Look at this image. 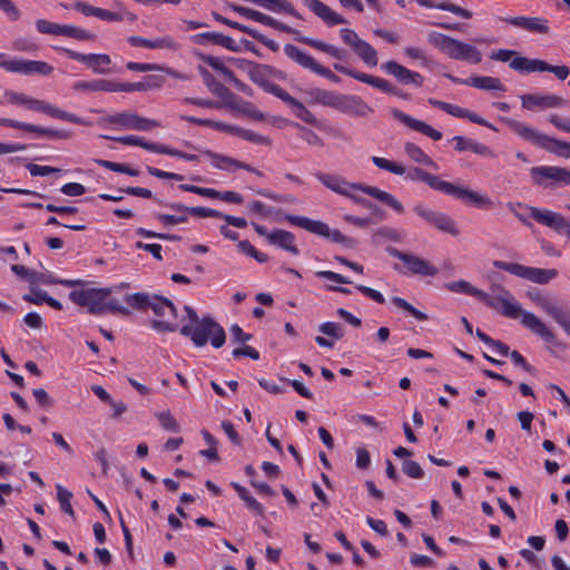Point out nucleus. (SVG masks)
<instances>
[{
    "instance_id": "f257e3e1",
    "label": "nucleus",
    "mask_w": 570,
    "mask_h": 570,
    "mask_svg": "<svg viewBox=\"0 0 570 570\" xmlns=\"http://www.w3.org/2000/svg\"><path fill=\"white\" fill-rule=\"evenodd\" d=\"M491 289V294L481 291L478 298L488 307L500 312L505 317L512 320L521 318V324L533 334L540 336L546 343L550 344L552 352L554 350H564L566 345L557 340L553 332L549 330L538 316L523 311L520 305L514 302L510 291L500 285H493Z\"/></svg>"
},
{
    "instance_id": "f03ea898",
    "label": "nucleus",
    "mask_w": 570,
    "mask_h": 570,
    "mask_svg": "<svg viewBox=\"0 0 570 570\" xmlns=\"http://www.w3.org/2000/svg\"><path fill=\"white\" fill-rule=\"evenodd\" d=\"M315 177L332 191L348 197L357 204L371 206L365 198L354 195L353 191H362L368 196H372L373 198L391 207L397 214L404 213V207L401 202H399L392 194L381 190L377 187L360 183H350L340 175L325 174L322 171L315 173Z\"/></svg>"
},
{
    "instance_id": "7ed1b4c3",
    "label": "nucleus",
    "mask_w": 570,
    "mask_h": 570,
    "mask_svg": "<svg viewBox=\"0 0 570 570\" xmlns=\"http://www.w3.org/2000/svg\"><path fill=\"white\" fill-rule=\"evenodd\" d=\"M184 309L187 322L180 327L183 336L189 337L197 347L205 346L209 338L215 348H220L225 344L226 333L212 316L199 318L197 312L188 305H185Z\"/></svg>"
},
{
    "instance_id": "20e7f679",
    "label": "nucleus",
    "mask_w": 570,
    "mask_h": 570,
    "mask_svg": "<svg viewBox=\"0 0 570 570\" xmlns=\"http://www.w3.org/2000/svg\"><path fill=\"white\" fill-rule=\"evenodd\" d=\"M407 178L411 180L423 181L432 189L439 190L445 195L453 196L454 198L464 202L466 205L485 209L493 207V202L487 195L471 190L468 187L458 186L452 183L442 180L440 177L432 175L419 167L412 168L407 173Z\"/></svg>"
},
{
    "instance_id": "39448f33",
    "label": "nucleus",
    "mask_w": 570,
    "mask_h": 570,
    "mask_svg": "<svg viewBox=\"0 0 570 570\" xmlns=\"http://www.w3.org/2000/svg\"><path fill=\"white\" fill-rule=\"evenodd\" d=\"M229 8L237 12L238 14L247 18V19H250L253 21H256V22H259L262 24H265L267 27H271V28H274L278 31H282V32H286V33H291V35H295V39L298 41V42H302V43H305L307 46H311L324 53H327L328 56L337 59V60H343L345 58V51L333 46V45H330V43H326L324 41H321L318 39H314V38H309V37H306V36H301L299 32L295 29H293L292 27L283 23V22H279L277 21L276 19H274L273 17L271 16H267L261 11H257L255 9H252V8H247V7H243V6H238V4H234V3H230L229 4Z\"/></svg>"
},
{
    "instance_id": "423d86ee",
    "label": "nucleus",
    "mask_w": 570,
    "mask_h": 570,
    "mask_svg": "<svg viewBox=\"0 0 570 570\" xmlns=\"http://www.w3.org/2000/svg\"><path fill=\"white\" fill-rule=\"evenodd\" d=\"M199 73L203 77L206 87L223 100L225 108L237 111L255 120L265 119V115L261 112L254 104L245 101L240 97L236 96L227 87L218 82L206 68L199 67Z\"/></svg>"
},
{
    "instance_id": "0eeeda50",
    "label": "nucleus",
    "mask_w": 570,
    "mask_h": 570,
    "mask_svg": "<svg viewBox=\"0 0 570 570\" xmlns=\"http://www.w3.org/2000/svg\"><path fill=\"white\" fill-rule=\"evenodd\" d=\"M501 120L520 138L560 157H570V144L549 137L539 130L515 119L503 117Z\"/></svg>"
},
{
    "instance_id": "6e6552de",
    "label": "nucleus",
    "mask_w": 570,
    "mask_h": 570,
    "mask_svg": "<svg viewBox=\"0 0 570 570\" xmlns=\"http://www.w3.org/2000/svg\"><path fill=\"white\" fill-rule=\"evenodd\" d=\"M428 40L433 47L441 50L451 59L474 65L482 61V53L478 48L450 36L432 31L429 33Z\"/></svg>"
},
{
    "instance_id": "1a4fd4ad",
    "label": "nucleus",
    "mask_w": 570,
    "mask_h": 570,
    "mask_svg": "<svg viewBox=\"0 0 570 570\" xmlns=\"http://www.w3.org/2000/svg\"><path fill=\"white\" fill-rule=\"evenodd\" d=\"M284 219L294 226L301 227L312 234L327 238L333 243L344 244L347 247H352L355 244L353 238L343 235L337 229H331L330 226L324 222L313 220L304 216L292 214H285Z\"/></svg>"
},
{
    "instance_id": "9d476101",
    "label": "nucleus",
    "mask_w": 570,
    "mask_h": 570,
    "mask_svg": "<svg viewBox=\"0 0 570 570\" xmlns=\"http://www.w3.org/2000/svg\"><path fill=\"white\" fill-rule=\"evenodd\" d=\"M493 266L520 278L541 285L548 284L558 276V271L554 268L530 267L519 263L494 261Z\"/></svg>"
},
{
    "instance_id": "9b49d317",
    "label": "nucleus",
    "mask_w": 570,
    "mask_h": 570,
    "mask_svg": "<svg viewBox=\"0 0 570 570\" xmlns=\"http://www.w3.org/2000/svg\"><path fill=\"white\" fill-rule=\"evenodd\" d=\"M149 308L159 317L151 322L153 328L159 332H175L178 328L177 309L170 299L154 295Z\"/></svg>"
},
{
    "instance_id": "f8f14e48",
    "label": "nucleus",
    "mask_w": 570,
    "mask_h": 570,
    "mask_svg": "<svg viewBox=\"0 0 570 570\" xmlns=\"http://www.w3.org/2000/svg\"><path fill=\"white\" fill-rule=\"evenodd\" d=\"M111 294V289L105 288H82L80 291H71L69 298L78 306L86 307L90 314H104V301Z\"/></svg>"
},
{
    "instance_id": "ddd939ff",
    "label": "nucleus",
    "mask_w": 570,
    "mask_h": 570,
    "mask_svg": "<svg viewBox=\"0 0 570 570\" xmlns=\"http://www.w3.org/2000/svg\"><path fill=\"white\" fill-rule=\"evenodd\" d=\"M0 68L9 72L21 73L26 76H49L53 71V67L45 61L24 60L17 58L9 59L6 53H0Z\"/></svg>"
},
{
    "instance_id": "4468645a",
    "label": "nucleus",
    "mask_w": 570,
    "mask_h": 570,
    "mask_svg": "<svg viewBox=\"0 0 570 570\" xmlns=\"http://www.w3.org/2000/svg\"><path fill=\"white\" fill-rule=\"evenodd\" d=\"M386 253L390 256L402 261L407 273L411 275L425 277L435 276L439 273L436 266H434L430 261L414 254L401 252L395 247H386Z\"/></svg>"
},
{
    "instance_id": "2eb2a0df",
    "label": "nucleus",
    "mask_w": 570,
    "mask_h": 570,
    "mask_svg": "<svg viewBox=\"0 0 570 570\" xmlns=\"http://www.w3.org/2000/svg\"><path fill=\"white\" fill-rule=\"evenodd\" d=\"M510 68L517 71L535 72L548 71L556 75L560 80L569 77L570 70L567 66H552L540 59H529L525 57H515L510 61Z\"/></svg>"
},
{
    "instance_id": "dca6fc26",
    "label": "nucleus",
    "mask_w": 570,
    "mask_h": 570,
    "mask_svg": "<svg viewBox=\"0 0 570 570\" xmlns=\"http://www.w3.org/2000/svg\"><path fill=\"white\" fill-rule=\"evenodd\" d=\"M285 55L299 66L305 69H309L316 75H320L335 83L341 81L340 77L332 72L328 68L323 67L321 63L316 62L313 57L301 50L298 47L294 45H285L284 46Z\"/></svg>"
},
{
    "instance_id": "f3484780",
    "label": "nucleus",
    "mask_w": 570,
    "mask_h": 570,
    "mask_svg": "<svg viewBox=\"0 0 570 570\" xmlns=\"http://www.w3.org/2000/svg\"><path fill=\"white\" fill-rule=\"evenodd\" d=\"M104 121L110 125L119 126L122 129L149 131L160 127V122L154 119L141 117L137 114L118 112L107 116Z\"/></svg>"
},
{
    "instance_id": "a211bd4d",
    "label": "nucleus",
    "mask_w": 570,
    "mask_h": 570,
    "mask_svg": "<svg viewBox=\"0 0 570 570\" xmlns=\"http://www.w3.org/2000/svg\"><path fill=\"white\" fill-rule=\"evenodd\" d=\"M527 208L530 212L531 218L537 223L547 226L557 233L570 235V223L559 213L533 206H527Z\"/></svg>"
},
{
    "instance_id": "6ab92c4d",
    "label": "nucleus",
    "mask_w": 570,
    "mask_h": 570,
    "mask_svg": "<svg viewBox=\"0 0 570 570\" xmlns=\"http://www.w3.org/2000/svg\"><path fill=\"white\" fill-rule=\"evenodd\" d=\"M0 126L20 129L27 132L36 134L38 136H46L49 139L67 140L72 136L71 131L69 130L45 128L38 125L22 122L11 118L0 117Z\"/></svg>"
},
{
    "instance_id": "aec40b11",
    "label": "nucleus",
    "mask_w": 570,
    "mask_h": 570,
    "mask_svg": "<svg viewBox=\"0 0 570 570\" xmlns=\"http://www.w3.org/2000/svg\"><path fill=\"white\" fill-rule=\"evenodd\" d=\"M24 107L28 108L29 110L43 112V114H46L52 118H56V119L66 120V121L77 124V125H83V126L89 125V122L87 120L78 117L75 114L63 111L45 100L36 99L30 96H28Z\"/></svg>"
},
{
    "instance_id": "412c9836",
    "label": "nucleus",
    "mask_w": 570,
    "mask_h": 570,
    "mask_svg": "<svg viewBox=\"0 0 570 570\" xmlns=\"http://www.w3.org/2000/svg\"><path fill=\"white\" fill-rule=\"evenodd\" d=\"M62 51L71 59L87 65L95 73L108 75L111 72L109 65L111 59L106 53H80L67 48Z\"/></svg>"
},
{
    "instance_id": "4be33fe9",
    "label": "nucleus",
    "mask_w": 570,
    "mask_h": 570,
    "mask_svg": "<svg viewBox=\"0 0 570 570\" xmlns=\"http://www.w3.org/2000/svg\"><path fill=\"white\" fill-rule=\"evenodd\" d=\"M334 69L345 76L352 77L361 82L367 83L372 87H375L380 90H382L385 94L395 95L399 96L397 89L387 80L379 77H374L361 71L353 70L351 68H347L341 63H334Z\"/></svg>"
},
{
    "instance_id": "5701e85b",
    "label": "nucleus",
    "mask_w": 570,
    "mask_h": 570,
    "mask_svg": "<svg viewBox=\"0 0 570 570\" xmlns=\"http://www.w3.org/2000/svg\"><path fill=\"white\" fill-rule=\"evenodd\" d=\"M531 175L537 185H544V179L552 184L570 185V170L562 167L539 166L531 168Z\"/></svg>"
},
{
    "instance_id": "b1692460",
    "label": "nucleus",
    "mask_w": 570,
    "mask_h": 570,
    "mask_svg": "<svg viewBox=\"0 0 570 570\" xmlns=\"http://www.w3.org/2000/svg\"><path fill=\"white\" fill-rule=\"evenodd\" d=\"M335 109L356 117H366L373 112V108L370 107L361 97L343 94H338Z\"/></svg>"
},
{
    "instance_id": "393cba45",
    "label": "nucleus",
    "mask_w": 570,
    "mask_h": 570,
    "mask_svg": "<svg viewBox=\"0 0 570 570\" xmlns=\"http://www.w3.org/2000/svg\"><path fill=\"white\" fill-rule=\"evenodd\" d=\"M521 104L524 109L532 110L535 107L543 109L566 107L569 101L557 95L525 94L521 96Z\"/></svg>"
},
{
    "instance_id": "a878e982",
    "label": "nucleus",
    "mask_w": 570,
    "mask_h": 570,
    "mask_svg": "<svg viewBox=\"0 0 570 570\" xmlns=\"http://www.w3.org/2000/svg\"><path fill=\"white\" fill-rule=\"evenodd\" d=\"M381 68L386 73L392 75L404 85L411 83L417 87L423 85V77L419 72L412 71L405 68L404 66L397 63L396 61L391 60L384 62L382 63Z\"/></svg>"
},
{
    "instance_id": "bb28decb",
    "label": "nucleus",
    "mask_w": 570,
    "mask_h": 570,
    "mask_svg": "<svg viewBox=\"0 0 570 570\" xmlns=\"http://www.w3.org/2000/svg\"><path fill=\"white\" fill-rule=\"evenodd\" d=\"M249 78L252 81L261 86L265 91L279 98V92L285 91L279 85L271 82L268 77V67L258 63H249Z\"/></svg>"
},
{
    "instance_id": "cd10ccee",
    "label": "nucleus",
    "mask_w": 570,
    "mask_h": 570,
    "mask_svg": "<svg viewBox=\"0 0 570 570\" xmlns=\"http://www.w3.org/2000/svg\"><path fill=\"white\" fill-rule=\"evenodd\" d=\"M502 21L529 32H537L546 35L549 32L548 20L539 17H508L503 18Z\"/></svg>"
},
{
    "instance_id": "c85d7f7f",
    "label": "nucleus",
    "mask_w": 570,
    "mask_h": 570,
    "mask_svg": "<svg viewBox=\"0 0 570 570\" xmlns=\"http://www.w3.org/2000/svg\"><path fill=\"white\" fill-rule=\"evenodd\" d=\"M306 6L316 17L322 19L327 26L346 23L345 18L332 10L328 6L321 0H303Z\"/></svg>"
},
{
    "instance_id": "c756f323",
    "label": "nucleus",
    "mask_w": 570,
    "mask_h": 570,
    "mask_svg": "<svg viewBox=\"0 0 570 570\" xmlns=\"http://www.w3.org/2000/svg\"><path fill=\"white\" fill-rule=\"evenodd\" d=\"M392 115H393V117L395 119H397L399 121H401L405 126H407L411 129H413L415 131H419V132L430 137L433 140L442 139V132L441 131L434 129L429 124H426V122H424L422 120H417V119L409 116L407 114H405V112H403V111H401L399 109H394L392 111Z\"/></svg>"
},
{
    "instance_id": "7c9ffc66",
    "label": "nucleus",
    "mask_w": 570,
    "mask_h": 570,
    "mask_svg": "<svg viewBox=\"0 0 570 570\" xmlns=\"http://www.w3.org/2000/svg\"><path fill=\"white\" fill-rule=\"evenodd\" d=\"M193 39L196 43L212 42L234 52L240 51V46L234 39L220 32H203L195 35Z\"/></svg>"
},
{
    "instance_id": "2f4dec72",
    "label": "nucleus",
    "mask_w": 570,
    "mask_h": 570,
    "mask_svg": "<svg viewBox=\"0 0 570 570\" xmlns=\"http://www.w3.org/2000/svg\"><path fill=\"white\" fill-rule=\"evenodd\" d=\"M267 240L271 245L278 246L295 256L299 254V249L295 245V235L288 230L274 229L267 236Z\"/></svg>"
},
{
    "instance_id": "473e14b6",
    "label": "nucleus",
    "mask_w": 570,
    "mask_h": 570,
    "mask_svg": "<svg viewBox=\"0 0 570 570\" xmlns=\"http://www.w3.org/2000/svg\"><path fill=\"white\" fill-rule=\"evenodd\" d=\"M279 99L286 102L294 111L295 116L309 125H316L317 119L314 114L308 110L303 102L292 97L286 90L279 92Z\"/></svg>"
},
{
    "instance_id": "72a5a7b5",
    "label": "nucleus",
    "mask_w": 570,
    "mask_h": 570,
    "mask_svg": "<svg viewBox=\"0 0 570 570\" xmlns=\"http://www.w3.org/2000/svg\"><path fill=\"white\" fill-rule=\"evenodd\" d=\"M128 42L134 47H144L149 49H177V43L170 37H163L155 40H149L139 36H131Z\"/></svg>"
},
{
    "instance_id": "f704fd0d",
    "label": "nucleus",
    "mask_w": 570,
    "mask_h": 570,
    "mask_svg": "<svg viewBox=\"0 0 570 570\" xmlns=\"http://www.w3.org/2000/svg\"><path fill=\"white\" fill-rule=\"evenodd\" d=\"M159 204H161L163 206H165L171 210H175L177 213H187L189 215H194V216H198V217H203V218H206V217L220 218V216H223V213H220L216 209L206 208V207H189V206H186L180 203L159 202Z\"/></svg>"
},
{
    "instance_id": "c9c22d12",
    "label": "nucleus",
    "mask_w": 570,
    "mask_h": 570,
    "mask_svg": "<svg viewBox=\"0 0 570 570\" xmlns=\"http://www.w3.org/2000/svg\"><path fill=\"white\" fill-rule=\"evenodd\" d=\"M76 91L116 92V81L107 79L80 80L72 85Z\"/></svg>"
},
{
    "instance_id": "e433bc0d",
    "label": "nucleus",
    "mask_w": 570,
    "mask_h": 570,
    "mask_svg": "<svg viewBox=\"0 0 570 570\" xmlns=\"http://www.w3.org/2000/svg\"><path fill=\"white\" fill-rule=\"evenodd\" d=\"M101 138L107 139V140H114V141H117L119 144H122L126 146H138L146 150L157 153V154L160 153V148H161V144L146 141L142 137L134 136V135L121 136V137H112V136L102 135Z\"/></svg>"
},
{
    "instance_id": "4c0bfd02",
    "label": "nucleus",
    "mask_w": 570,
    "mask_h": 570,
    "mask_svg": "<svg viewBox=\"0 0 570 570\" xmlns=\"http://www.w3.org/2000/svg\"><path fill=\"white\" fill-rule=\"evenodd\" d=\"M452 141L455 142L454 148L458 151L470 150V151H472L476 155H481V156H493L491 149L488 146L476 142L475 140H473L471 138H466L463 136H455L452 138Z\"/></svg>"
},
{
    "instance_id": "58836bf2",
    "label": "nucleus",
    "mask_w": 570,
    "mask_h": 570,
    "mask_svg": "<svg viewBox=\"0 0 570 570\" xmlns=\"http://www.w3.org/2000/svg\"><path fill=\"white\" fill-rule=\"evenodd\" d=\"M308 102L335 108L338 92L322 88H312L307 91Z\"/></svg>"
},
{
    "instance_id": "ea45409f",
    "label": "nucleus",
    "mask_w": 570,
    "mask_h": 570,
    "mask_svg": "<svg viewBox=\"0 0 570 570\" xmlns=\"http://www.w3.org/2000/svg\"><path fill=\"white\" fill-rule=\"evenodd\" d=\"M463 85L471 86L483 90H499L504 91L505 87L499 78L489 76H474L463 81Z\"/></svg>"
},
{
    "instance_id": "a19ab883",
    "label": "nucleus",
    "mask_w": 570,
    "mask_h": 570,
    "mask_svg": "<svg viewBox=\"0 0 570 570\" xmlns=\"http://www.w3.org/2000/svg\"><path fill=\"white\" fill-rule=\"evenodd\" d=\"M404 150L413 161L429 166L433 169L439 168L438 164L429 155H426L417 145L413 142H406L404 145Z\"/></svg>"
},
{
    "instance_id": "79ce46f5",
    "label": "nucleus",
    "mask_w": 570,
    "mask_h": 570,
    "mask_svg": "<svg viewBox=\"0 0 570 570\" xmlns=\"http://www.w3.org/2000/svg\"><path fill=\"white\" fill-rule=\"evenodd\" d=\"M36 283H42L48 285L61 284L67 287H73L85 284V282L81 279H58L52 275H46L43 273L35 272V276L32 277L31 284Z\"/></svg>"
},
{
    "instance_id": "37998d69",
    "label": "nucleus",
    "mask_w": 570,
    "mask_h": 570,
    "mask_svg": "<svg viewBox=\"0 0 570 570\" xmlns=\"http://www.w3.org/2000/svg\"><path fill=\"white\" fill-rule=\"evenodd\" d=\"M367 66L375 67L379 62L376 50L365 40L353 50Z\"/></svg>"
},
{
    "instance_id": "c03bdc74",
    "label": "nucleus",
    "mask_w": 570,
    "mask_h": 570,
    "mask_svg": "<svg viewBox=\"0 0 570 570\" xmlns=\"http://www.w3.org/2000/svg\"><path fill=\"white\" fill-rule=\"evenodd\" d=\"M432 226L435 227L436 229H439L443 233H448L452 236H458L460 234V230H459L455 222L450 216H448L446 214L441 213V212L436 216Z\"/></svg>"
},
{
    "instance_id": "a18cd8bd",
    "label": "nucleus",
    "mask_w": 570,
    "mask_h": 570,
    "mask_svg": "<svg viewBox=\"0 0 570 570\" xmlns=\"http://www.w3.org/2000/svg\"><path fill=\"white\" fill-rule=\"evenodd\" d=\"M548 315L552 317V320L562 327L568 336H570V311L562 309L558 305H556L551 311H549Z\"/></svg>"
},
{
    "instance_id": "49530a36",
    "label": "nucleus",
    "mask_w": 570,
    "mask_h": 570,
    "mask_svg": "<svg viewBox=\"0 0 570 570\" xmlns=\"http://www.w3.org/2000/svg\"><path fill=\"white\" fill-rule=\"evenodd\" d=\"M232 487L235 489V491L238 493L239 498L246 502L247 507L252 510H254L256 513L258 514H263L264 513V508L263 505L255 499L253 498L249 492L247 491L246 488H244L243 485L236 483V482H233L232 483Z\"/></svg>"
},
{
    "instance_id": "de8ad7c7",
    "label": "nucleus",
    "mask_w": 570,
    "mask_h": 570,
    "mask_svg": "<svg viewBox=\"0 0 570 570\" xmlns=\"http://www.w3.org/2000/svg\"><path fill=\"white\" fill-rule=\"evenodd\" d=\"M97 18L106 21H122V20H129L131 22L137 20V16L130 11H124V12H114L109 11L102 8H98Z\"/></svg>"
},
{
    "instance_id": "09e8293b",
    "label": "nucleus",
    "mask_w": 570,
    "mask_h": 570,
    "mask_svg": "<svg viewBox=\"0 0 570 570\" xmlns=\"http://www.w3.org/2000/svg\"><path fill=\"white\" fill-rule=\"evenodd\" d=\"M372 163L379 167L380 169H384L386 171H390L394 175H403L405 174L406 169H405V166L400 164V163H395V161H391L386 158H383V157H379V156H373L372 157Z\"/></svg>"
},
{
    "instance_id": "8fccbe9b",
    "label": "nucleus",
    "mask_w": 570,
    "mask_h": 570,
    "mask_svg": "<svg viewBox=\"0 0 570 570\" xmlns=\"http://www.w3.org/2000/svg\"><path fill=\"white\" fill-rule=\"evenodd\" d=\"M204 154L214 160L213 165L217 169L228 170L230 167L236 168L238 159L222 154H217L212 150H204Z\"/></svg>"
},
{
    "instance_id": "3c124183",
    "label": "nucleus",
    "mask_w": 570,
    "mask_h": 570,
    "mask_svg": "<svg viewBox=\"0 0 570 570\" xmlns=\"http://www.w3.org/2000/svg\"><path fill=\"white\" fill-rule=\"evenodd\" d=\"M60 36L77 40H95V35L75 26L62 24Z\"/></svg>"
},
{
    "instance_id": "603ef678",
    "label": "nucleus",
    "mask_w": 570,
    "mask_h": 570,
    "mask_svg": "<svg viewBox=\"0 0 570 570\" xmlns=\"http://www.w3.org/2000/svg\"><path fill=\"white\" fill-rule=\"evenodd\" d=\"M445 287L454 293H462L466 295H471L474 297H479L481 289L474 287L472 284H470L466 281H458V282H451L445 285Z\"/></svg>"
},
{
    "instance_id": "864d4df0",
    "label": "nucleus",
    "mask_w": 570,
    "mask_h": 570,
    "mask_svg": "<svg viewBox=\"0 0 570 570\" xmlns=\"http://www.w3.org/2000/svg\"><path fill=\"white\" fill-rule=\"evenodd\" d=\"M527 296L547 314L556 306V304L549 297L544 296L538 288L528 291Z\"/></svg>"
},
{
    "instance_id": "5fc2aeb1",
    "label": "nucleus",
    "mask_w": 570,
    "mask_h": 570,
    "mask_svg": "<svg viewBox=\"0 0 570 570\" xmlns=\"http://www.w3.org/2000/svg\"><path fill=\"white\" fill-rule=\"evenodd\" d=\"M125 299L132 308L146 309L149 308L153 296H149L147 293H135L127 295Z\"/></svg>"
},
{
    "instance_id": "6e6d98bb",
    "label": "nucleus",
    "mask_w": 570,
    "mask_h": 570,
    "mask_svg": "<svg viewBox=\"0 0 570 570\" xmlns=\"http://www.w3.org/2000/svg\"><path fill=\"white\" fill-rule=\"evenodd\" d=\"M391 302L399 308L409 312L412 316H414L419 321H426L428 315L414 306H412L407 301L402 297L394 296L391 298Z\"/></svg>"
},
{
    "instance_id": "4d7b16f0",
    "label": "nucleus",
    "mask_w": 570,
    "mask_h": 570,
    "mask_svg": "<svg viewBox=\"0 0 570 570\" xmlns=\"http://www.w3.org/2000/svg\"><path fill=\"white\" fill-rule=\"evenodd\" d=\"M236 136H238L247 141L257 144V145H265V146L272 145V140L268 137L259 135L253 130L243 129L240 127H238Z\"/></svg>"
},
{
    "instance_id": "13d9d810",
    "label": "nucleus",
    "mask_w": 570,
    "mask_h": 570,
    "mask_svg": "<svg viewBox=\"0 0 570 570\" xmlns=\"http://www.w3.org/2000/svg\"><path fill=\"white\" fill-rule=\"evenodd\" d=\"M318 331L322 334H324L333 340H341L344 337V334H345L342 325L340 323H335V322L323 323L318 327Z\"/></svg>"
},
{
    "instance_id": "bf43d9fd",
    "label": "nucleus",
    "mask_w": 570,
    "mask_h": 570,
    "mask_svg": "<svg viewBox=\"0 0 570 570\" xmlns=\"http://www.w3.org/2000/svg\"><path fill=\"white\" fill-rule=\"evenodd\" d=\"M240 253L246 254L259 263L268 261V256L264 253L258 252L248 240H240L237 244Z\"/></svg>"
},
{
    "instance_id": "052dcab7",
    "label": "nucleus",
    "mask_w": 570,
    "mask_h": 570,
    "mask_svg": "<svg viewBox=\"0 0 570 570\" xmlns=\"http://www.w3.org/2000/svg\"><path fill=\"white\" fill-rule=\"evenodd\" d=\"M155 218L164 226H174L187 222V213H178L176 215L157 213Z\"/></svg>"
},
{
    "instance_id": "680f3d73",
    "label": "nucleus",
    "mask_w": 570,
    "mask_h": 570,
    "mask_svg": "<svg viewBox=\"0 0 570 570\" xmlns=\"http://www.w3.org/2000/svg\"><path fill=\"white\" fill-rule=\"evenodd\" d=\"M295 127L299 130V137L306 141L308 145L311 146H318V147H323L324 146V142L322 140V138L316 134L314 132L313 130L299 125V124H295Z\"/></svg>"
},
{
    "instance_id": "e2e57ef3",
    "label": "nucleus",
    "mask_w": 570,
    "mask_h": 570,
    "mask_svg": "<svg viewBox=\"0 0 570 570\" xmlns=\"http://www.w3.org/2000/svg\"><path fill=\"white\" fill-rule=\"evenodd\" d=\"M57 498H58L61 510L65 513L72 515L73 509L70 503L72 493L69 490L62 488L61 485H57Z\"/></svg>"
},
{
    "instance_id": "0e129e2a",
    "label": "nucleus",
    "mask_w": 570,
    "mask_h": 570,
    "mask_svg": "<svg viewBox=\"0 0 570 570\" xmlns=\"http://www.w3.org/2000/svg\"><path fill=\"white\" fill-rule=\"evenodd\" d=\"M156 417L165 430L170 432L179 431V424L169 411L156 413Z\"/></svg>"
},
{
    "instance_id": "69168bd1",
    "label": "nucleus",
    "mask_w": 570,
    "mask_h": 570,
    "mask_svg": "<svg viewBox=\"0 0 570 570\" xmlns=\"http://www.w3.org/2000/svg\"><path fill=\"white\" fill-rule=\"evenodd\" d=\"M62 24L50 22L46 19L36 21V28L40 33L60 36Z\"/></svg>"
},
{
    "instance_id": "338daca9",
    "label": "nucleus",
    "mask_w": 570,
    "mask_h": 570,
    "mask_svg": "<svg viewBox=\"0 0 570 570\" xmlns=\"http://www.w3.org/2000/svg\"><path fill=\"white\" fill-rule=\"evenodd\" d=\"M402 471L404 474L412 479H421L424 475V471L421 465L417 462L411 460H406L402 463Z\"/></svg>"
},
{
    "instance_id": "774afa93",
    "label": "nucleus",
    "mask_w": 570,
    "mask_h": 570,
    "mask_svg": "<svg viewBox=\"0 0 570 570\" xmlns=\"http://www.w3.org/2000/svg\"><path fill=\"white\" fill-rule=\"evenodd\" d=\"M340 36L343 42L350 46L353 50L363 41V39H361L358 35L350 28H342L340 30Z\"/></svg>"
}]
</instances>
